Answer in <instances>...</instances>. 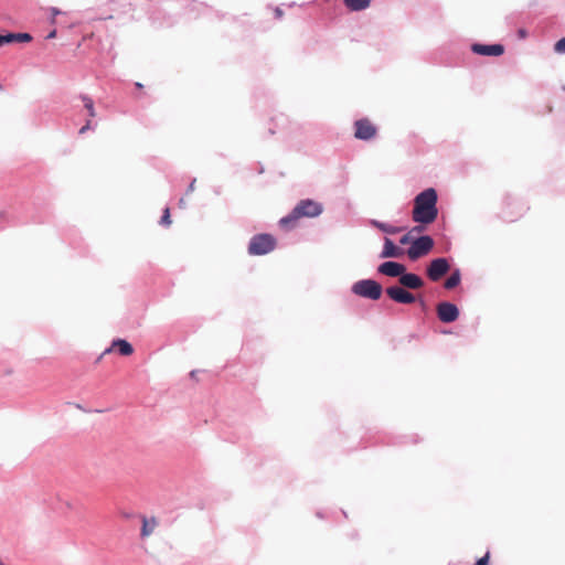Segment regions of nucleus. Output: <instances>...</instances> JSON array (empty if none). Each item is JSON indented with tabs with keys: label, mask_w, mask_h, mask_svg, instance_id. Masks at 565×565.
<instances>
[{
	"label": "nucleus",
	"mask_w": 565,
	"mask_h": 565,
	"mask_svg": "<svg viewBox=\"0 0 565 565\" xmlns=\"http://www.w3.org/2000/svg\"><path fill=\"white\" fill-rule=\"evenodd\" d=\"M437 193L433 188L420 192L414 200L413 221L420 224L433 223L438 215Z\"/></svg>",
	"instance_id": "1"
},
{
	"label": "nucleus",
	"mask_w": 565,
	"mask_h": 565,
	"mask_svg": "<svg viewBox=\"0 0 565 565\" xmlns=\"http://www.w3.org/2000/svg\"><path fill=\"white\" fill-rule=\"evenodd\" d=\"M322 211L321 203L310 199L301 200L288 215L280 218L279 225L281 228L290 231L298 225L300 218L319 216Z\"/></svg>",
	"instance_id": "2"
},
{
	"label": "nucleus",
	"mask_w": 565,
	"mask_h": 565,
	"mask_svg": "<svg viewBox=\"0 0 565 565\" xmlns=\"http://www.w3.org/2000/svg\"><path fill=\"white\" fill-rule=\"evenodd\" d=\"M276 238L270 234L254 235L248 244V254L254 256L266 255L275 249Z\"/></svg>",
	"instance_id": "3"
},
{
	"label": "nucleus",
	"mask_w": 565,
	"mask_h": 565,
	"mask_svg": "<svg viewBox=\"0 0 565 565\" xmlns=\"http://www.w3.org/2000/svg\"><path fill=\"white\" fill-rule=\"evenodd\" d=\"M352 292L363 298L377 300L382 296L383 288L373 279H362L353 284Z\"/></svg>",
	"instance_id": "4"
},
{
	"label": "nucleus",
	"mask_w": 565,
	"mask_h": 565,
	"mask_svg": "<svg viewBox=\"0 0 565 565\" xmlns=\"http://www.w3.org/2000/svg\"><path fill=\"white\" fill-rule=\"evenodd\" d=\"M433 247L434 239L430 236H420L412 242L411 247L407 249V256L409 259L416 260L427 255Z\"/></svg>",
	"instance_id": "5"
},
{
	"label": "nucleus",
	"mask_w": 565,
	"mask_h": 565,
	"mask_svg": "<svg viewBox=\"0 0 565 565\" xmlns=\"http://www.w3.org/2000/svg\"><path fill=\"white\" fill-rule=\"evenodd\" d=\"M376 134L377 128L369 118H362L354 122V137L356 139L371 140Z\"/></svg>",
	"instance_id": "6"
},
{
	"label": "nucleus",
	"mask_w": 565,
	"mask_h": 565,
	"mask_svg": "<svg viewBox=\"0 0 565 565\" xmlns=\"http://www.w3.org/2000/svg\"><path fill=\"white\" fill-rule=\"evenodd\" d=\"M385 291L390 299L397 303L409 305L416 300L415 296L402 286H391Z\"/></svg>",
	"instance_id": "7"
},
{
	"label": "nucleus",
	"mask_w": 565,
	"mask_h": 565,
	"mask_svg": "<svg viewBox=\"0 0 565 565\" xmlns=\"http://www.w3.org/2000/svg\"><path fill=\"white\" fill-rule=\"evenodd\" d=\"M449 270V263L446 258H436L427 267V276L433 281H438Z\"/></svg>",
	"instance_id": "8"
},
{
	"label": "nucleus",
	"mask_w": 565,
	"mask_h": 565,
	"mask_svg": "<svg viewBox=\"0 0 565 565\" xmlns=\"http://www.w3.org/2000/svg\"><path fill=\"white\" fill-rule=\"evenodd\" d=\"M438 319L444 323H450L458 319L459 310L456 305L451 302H440L436 308Z\"/></svg>",
	"instance_id": "9"
},
{
	"label": "nucleus",
	"mask_w": 565,
	"mask_h": 565,
	"mask_svg": "<svg viewBox=\"0 0 565 565\" xmlns=\"http://www.w3.org/2000/svg\"><path fill=\"white\" fill-rule=\"evenodd\" d=\"M110 353H118L121 356H129L134 353V348L128 341L124 339H116L107 349L104 350V352L98 358V361Z\"/></svg>",
	"instance_id": "10"
},
{
	"label": "nucleus",
	"mask_w": 565,
	"mask_h": 565,
	"mask_svg": "<svg viewBox=\"0 0 565 565\" xmlns=\"http://www.w3.org/2000/svg\"><path fill=\"white\" fill-rule=\"evenodd\" d=\"M471 49L473 53L484 56H500L504 52V47L501 44L487 45L476 43Z\"/></svg>",
	"instance_id": "11"
},
{
	"label": "nucleus",
	"mask_w": 565,
	"mask_h": 565,
	"mask_svg": "<svg viewBox=\"0 0 565 565\" xmlns=\"http://www.w3.org/2000/svg\"><path fill=\"white\" fill-rule=\"evenodd\" d=\"M377 270L388 277H401L406 271V267L403 264L390 260L381 264Z\"/></svg>",
	"instance_id": "12"
},
{
	"label": "nucleus",
	"mask_w": 565,
	"mask_h": 565,
	"mask_svg": "<svg viewBox=\"0 0 565 565\" xmlns=\"http://www.w3.org/2000/svg\"><path fill=\"white\" fill-rule=\"evenodd\" d=\"M398 281L402 287L407 288V289L415 290V289H420L424 286V281L418 275L412 274V273H406V271H404V274H402Z\"/></svg>",
	"instance_id": "13"
},
{
	"label": "nucleus",
	"mask_w": 565,
	"mask_h": 565,
	"mask_svg": "<svg viewBox=\"0 0 565 565\" xmlns=\"http://www.w3.org/2000/svg\"><path fill=\"white\" fill-rule=\"evenodd\" d=\"M404 254V250L396 246L392 239H384V247L381 253V258H398Z\"/></svg>",
	"instance_id": "14"
},
{
	"label": "nucleus",
	"mask_w": 565,
	"mask_h": 565,
	"mask_svg": "<svg viewBox=\"0 0 565 565\" xmlns=\"http://www.w3.org/2000/svg\"><path fill=\"white\" fill-rule=\"evenodd\" d=\"M32 36L29 33H7L0 34V46L11 43L30 42Z\"/></svg>",
	"instance_id": "15"
},
{
	"label": "nucleus",
	"mask_w": 565,
	"mask_h": 565,
	"mask_svg": "<svg viewBox=\"0 0 565 565\" xmlns=\"http://www.w3.org/2000/svg\"><path fill=\"white\" fill-rule=\"evenodd\" d=\"M343 3L351 11H361L370 7L371 0H343Z\"/></svg>",
	"instance_id": "16"
},
{
	"label": "nucleus",
	"mask_w": 565,
	"mask_h": 565,
	"mask_svg": "<svg viewBox=\"0 0 565 565\" xmlns=\"http://www.w3.org/2000/svg\"><path fill=\"white\" fill-rule=\"evenodd\" d=\"M460 284V273L459 270L454 271L445 281L446 289H452Z\"/></svg>",
	"instance_id": "17"
},
{
	"label": "nucleus",
	"mask_w": 565,
	"mask_h": 565,
	"mask_svg": "<svg viewBox=\"0 0 565 565\" xmlns=\"http://www.w3.org/2000/svg\"><path fill=\"white\" fill-rule=\"evenodd\" d=\"M82 100L84 103V107L88 111V116L90 118H94L96 116V111H95L93 99L90 97H88V96H82Z\"/></svg>",
	"instance_id": "18"
},
{
	"label": "nucleus",
	"mask_w": 565,
	"mask_h": 565,
	"mask_svg": "<svg viewBox=\"0 0 565 565\" xmlns=\"http://www.w3.org/2000/svg\"><path fill=\"white\" fill-rule=\"evenodd\" d=\"M372 224L377 227L379 230H381L382 232L384 233H387V234H395L398 232V228L394 227V226H391V225H387L385 223H381L379 221H373Z\"/></svg>",
	"instance_id": "19"
},
{
	"label": "nucleus",
	"mask_w": 565,
	"mask_h": 565,
	"mask_svg": "<svg viewBox=\"0 0 565 565\" xmlns=\"http://www.w3.org/2000/svg\"><path fill=\"white\" fill-rule=\"evenodd\" d=\"M422 231V226H415L409 233L405 234L404 236L401 237L399 239V243L402 245H407V244H412V237H411V234L413 232H420Z\"/></svg>",
	"instance_id": "20"
},
{
	"label": "nucleus",
	"mask_w": 565,
	"mask_h": 565,
	"mask_svg": "<svg viewBox=\"0 0 565 565\" xmlns=\"http://www.w3.org/2000/svg\"><path fill=\"white\" fill-rule=\"evenodd\" d=\"M154 526V520L148 522L147 520L143 519V536L149 535L153 531Z\"/></svg>",
	"instance_id": "21"
},
{
	"label": "nucleus",
	"mask_w": 565,
	"mask_h": 565,
	"mask_svg": "<svg viewBox=\"0 0 565 565\" xmlns=\"http://www.w3.org/2000/svg\"><path fill=\"white\" fill-rule=\"evenodd\" d=\"M554 50L556 53L564 54L565 53V36L558 40L555 45Z\"/></svg>",
	"instance_id": "22"
},
{
	"label": "nucleus",
	"mask_w": 565,
	"mask_h": 565,
	"mask_svg": "<svg viewBox=\"0 0 565 565\" xmlns=\"http://www.w3.org/2000/svg\"><path fill=\"white\" fill-rule=\"evenodd\" d=\"M160 223L167 226L171 224L170 210L168 207L164 209Z\"/></svg>",
	"instance_id": "23"
},
{
	"label": "nucleus",
	"mask_w": 565,
	"mask_h": 565,
	"mask_svg": "<svg viewBox=\"0 0 565 565\" xmlns=\"http://www.w3.org/2000/svg\"><path fill=\"white\" fill-rule=\"evenodd\" d=\"M489 558H490V555H489V552H487L482 557H480L475 565H488L489 563Z\"/></svg>",
	"instance_id": "24"
},
{
	"label": "nucleus",
	"mask_w": 565,
	"mask_h": 565,
	"mask_svg": "<svg viewBox=\"0 0 565 565\" xmlns=\"http://www.w3.org/2000/svg\"><path fill=\"white\" fill-rule=\"evenodd\" d=\"M92 128V120L88 119L86 124L79 129V134L83 135Z\"/></svg>",
	"instance_id": "25"
},
{
	"label": "nucleus",
	"mask_w": 565,
	"mask_h": 565,
	"mask_svg": "<svg viewBox=\"0 0 565 565\" xmlns=\"http://www.w3.org/2000/svg\"><path fill=\"white\" fill-rule=\"evenodd\" d=\"M194 189H195V180H193V181L190 183L189 189H188V192H192V191H194Z\"/></svg>",
	"instance_id": "26"
},
{
	"label": "nucleus",
	"mask_w": 565,
	"mask_h": 565,
	"mask_svg": "<svg viewBox=\"0 0 565 565\" xmlns=\"http://www.w3.org/2000/svg\"><path fill=\"white\" fill-rule=\"evenodd\" d=\"M275 14H276L277 18H281L282 17V11L279 8H277L275 10Z\"/></svg>",
	"instance_id": "27"
},
{
	"label": "nucleus",
	"mask_w": 565,
	"mask_h": 565,
	"mask_svg": "<svg viewBox=\"0 0 565 565\" xmlns=\"http://www.w3.org/2000/svg\"><path fill=\"white\" fill-rule=\"evenodd\" d=\"M55 35H56V31L53 30L52 32L49 33V35L46 38L47 39H53V38H55Z\"/></svg>",
	"instance_id": "28"
},
{
	"label": "nucleus",
	"mask_w": 565,
	"mask_h": 565,
	"mask_svg": "<svg viewBox=\"0 0 565 565\" xmlns=\"http://www.w3.org/2000/svg\"><path fill=\"white\" fill-rule=\"evenodd\" d=\"M183 203H184V200L180 199V205H182Z\"/></svg>",
	"instance_id": "29"
},
{
	"label": "nucleus",
	"mask_w": 565,
	"mask_h": 565,
	"mask_svg": "<svg viewBox=\"0 0 565 565\" xmlns=\"http://www.w3.org/2000/svg\"><path fill=\"white\" fill-rule=\"evenodd\" d=\"M0 89H2V85L0 84Z\"/></svg>",
	"instance_id": "30"
}]
</instances>
